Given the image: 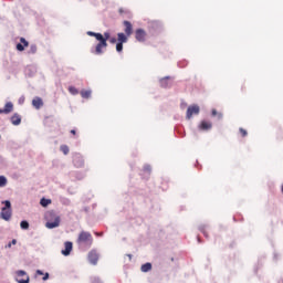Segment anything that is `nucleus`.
<instances>
[{"label": "nucleus", "instance_id": "obj_32", "mask_svg": "<svg viewBox=\"0 0 283 283\" xmlns=\"http://www.w3.org/2000/svg\"><path fill=\"white\" fill-rule=\"evenodd\" d=\"M212 116H218V118H219V120H220V118H222V113H219V114H218V111L212 109Z\"/></svg>", "mask_w": 283, "mask_h": 283}, {"label": "nucleus", "instance_id": "obj_29", "mask_svg": "<svg viewBox=\"0 0 283 283\" xmlns=\"http://www.w3.org/2000/svg\"><path fill=\"white\" fill-rule=\"evenodd\" d=\"M32 70H34V67L29 66L25 69V74H28V76H33L34 73H32Z\"/></svg>", "mask_w": 283, "mask_h": 283}, {"label": "nucleus", "instance_id": "obj_39", "mask_svg": "<svg viewBox=\"0 0 283 283\" xmlns=\"http://www.w3.org/2000/svg\"><path fill=\"white\" fill-rule=\"evenodd\" d=\"M108 41H109V43L114 44V43H116V41H118V40H116V38H111Z\"/></svg>", "mask_w": 283, "mask_h": 283}, {"label": "nucleus", "instance_id": "obj_46", "mask_svg": "<svg viewBox=\"0 0 283 283\" xmlns=\"http://www.w3.org/2000/svg\"><path fill=\"white\" fill-rule=\"evenodd\" d=\"M96 235H103V232L96 233Z\"/></svg>", "mask_w": 283, "mask_h": 283}, {"label": "nucleus", "instance_id": "obj_16", "mask_svg": "<svg viewBox=\"0 0 283 283\" xmlns=\"http://www.w3.org/2000/svg\"><path fill=\"white\" fill-rule=\"evenodd\" d=\"M161 87H171V82L169 81V76H166L159 81Z\"/></svg>", "mask_w": 283, "mask_h": 283}, {"label": "nucleus", "instance_id": "obj_34", "mask_svg": "<svg viewBox=\"0 0 283 283\" xmlns=\"http://www.w3.org/2000/svg\"><path fill=\"white\" fill-rule=\"evenodd\" d=\"M12 244H17V239H13L11 242L8 243L7 249H10Z\"/></svg>", "mask_w": 283, "mask_h": 283}, {"label": "nucleus", "instance_id": "obj_36", "mask_svg": "<svg viewBox=\"0 0 283 283\" xmlns=\"http://www.w3.org/2000/svg\"><path fill=\"white\" fill-rule=\"evenodd\" d=\"M42 280H43L44 282L48 281V280H50V273H45Z\"/></svg>", "mask_w": 283, "mask_h": 283}, {"label": "nucleus", "instance_id": "obj_1", "mask_svg": "<svg viewBox=\"0 0 283 283\" xmlns=\"http://www.w3.org/2000/svg\"><path fill=\"white\" fill-rule=\"evenodd\" d=\"M93 242H94V238L92 237V233L87 231H82L78 234L77 244L82 251H87V249H91Z\"/></svg>", "mask_w": 283, "mask_h": 283}, {"label": "nucleus", "instance_id": "obj_23", "mask_svg": "<svg viewBox=\"0 0 283 283\" xmlns=\"http://www.w3.org/2000/svg\"><path fill=\"white\" fill-rule=\"evenodd\" d=\"M209 226H207V224H201L200 227H199V231H201V233H203V235H205V238H209V234H207V228H208Z\"/></svg>", "mask_w": 283, "mask_h": 283}, {"label": "nucleus", "instance_id": "obj_15", "mask_svg": "<svg viewBox=\"0 0 283 283\" xmlns=\"http://www.w3.org/2000/svg\"><path fill=\"white\" fill-rule=\"evenodd\" d=\"M11 123L12 125H21V115H19L18 113H14L13 116L11 117Z\"/></svg>", "mask_w": 283, "mask_h": 283}, {"label": "nucleus", "instance_id": "obj_10", "mask_svg": "<svg viewBox=\"0 0 283 283\" xmlns=\"http://www.w3.org/2000/svg\"><path fill=\"white\" fill-rule=\"evenodd\" d=\"M59 224H61V218L55 217V219L53 221H48L45 227H46V229H56V227H59Z\"/></svg>", "mask_w": 283, "mask_h": 283}, {"label": "nucleus", "instance_id": "obj_31", "mask_svg": "<svg viewBox=\"0 0 283 283\" xmlns=\"http://www.w3.org/2000/svg\"><path fill=\"white\" fill-rule=\"evenodd\" d=\"M116 52H123V43L117 42V44H116Z\"/></svg>", "mask_w": 283, "mask_h": 283}, {"label": "nucleus", "instance_id": "obj_33", "mask_svg": "<svg viewBox=\"0 0 283 283\" xmlns=\"http://www.w3.org/2000/svg\"><path fill=\"white\" fill-rule=\"evenodd\" d=\"M144 171H147L148 174H151V166L145 165L144 166Z\"/></svg>", "mask_w": 283, "mask_h": 283}, {"label": "nucleus", "instance_id": "obj_24", "mask_svg": "<svg viewBox=\"0 0 283 283\" xmlns=\"http://www.w3.org/2000/svg\"><path fill=\"white\" fill-rule=\"evenodd\" d=\"M82 98H90L92 96V91H81Z\"/></svg>", "mask_w": 283, "mask_h": 283}, {"label": "nucleus", "instance_id": "obj_13", "mask_svg": "<svg viewBox=\"0 0 283 283\" xmlns=\"http://www.w3.org/2000/svg\"><path fill=\"white\" fill-rule=\"evenodd\" d=\"M32 105L35 109H41L43 106V99L41 97H35L32 99Z\"/></svg>", "mask_w": 283, "mask_h": 283}, {"label": "nucleus", "instance_id": "obj_30", "mask_svg": "<svg viewBox=\"0 0 283 283\" xmlns=\"http://www.w3.org/2000/svg\"><path fill=\"white\" fill-rule=\"evenodd\" d=\"M111 33L109 32H105L104 35H103V39L105 40V43H107V41H109L111 39Z\"/></svg>", "mask_w": 283, "mask_h": 283}, {"label": "nucleus", "instance_id": "obj_22", "mask_svg": "<svg viewBox=\"0 0 283 283\" xmlns=\"http://www.w3.org/2000/svg\"><path fill=\"white\" fill-rule=\"evenodd\" d=\"M40 205H41V207H48V205H52V200L51 199L42 198L40 200Z\"/></svg>", "mask_w": 283, "mask_h": 283}, {"label": "nucleus", "instance_id": "obj_19", "mask_svg": "<svg viewBox=\"0 0 283 283\" xmlns=\"http://www.w3.org/2000/svg\"><path fill=\"white\" fill-rule=\"evenodd\" d=\"M117 41L118 43H127V35H125V33H118L117 34Z\"/></svg>", "mask_w": 283, "mask_h": 283}, {"label": "nucleus", "instance_id": "obj_44", "mask_svg": "<svg viewBox=\"0 0 283 283\" xmlns=\"http://www.w3.org/2000/svg\"><path fill=\"white\" fill-rule=\"evenodd\" d=\"M151 25H158V22H153Z\"/></svg>", "mask_w": 283, "mask_h": 283}, {"label": "nucleus", "instance_id": "obj_5", "mask_svg": "<svg viewBox=\"0 0 283 283\" xmlns=\"http://www.w3.org/2000/svg\"><path fill=\"white\" fill-rule=\"evenodd\" d=\"M73 165L77 169H81V167H85V159L83 158L82 154L75 153L73 155Z\"/></svg>", "mask_w": 283, "mask_h": 283}, {"label": "nucleus", "instance_id": "obj_26", "mask_svg": "<svg viewBox=\"0 0 283 283\" xmlns=\"http://www.w3.org/2000/svg\"><path fill=\"white\" fill-rule=\"evenodd\" d=\"M6 185H8V178L0 176V188L6 187Z\"/></svg>", "mask_w": 283, "mask_h": 283}, {"label": "nucleus", "instance_id": "obj_41", "mask_svg": "<svg viewBox=\"0 0 283 283\" xmlns=\"http://www.w3.org/2000/svg\"><path fill=\"white\" fill-rule=\"evenodd\" d=\"M179 67H185V65H187V62H185V64L182 63H178Z\"/></svg>", "mask_w": 283, "mask_h": 283}, {"label": "nucleus", "instance_id": "obj_17", "mask_svg": "<svg viewBox=\"0 0 283 283\" xmlns=\"http://www.w3.org/2000/svg\"><path fill=\"white\" fill-rule=\"evenodd\" d=\"M142 273H149L151 271V263L147 262L140 268Z\"/></svg>", "mask_w": 283, "mask_h": 283}, {"label": "nucleus", "instance_id": "obj_18", "mask_svg": "<svg viewBox=\"0 0 283 283\" xmlns=\"http://www.w3.org/2000/svg\"><path fill=\"white\" fill-rule=\"evenodd\" d=\"M4 114H10V112H12V109H14V105L12 104V102H8L4 105Z\"/></svg>", "mask_w": 283, "mask_h": 283}, {"label": "nucleus", "instance_id": "obj_35", "mask_svg": "<svg viewBox=\"0 0 283 283\" xmlns=\"http://www.w3.org/2000/svg\"><path fill=\"white\" fill-rule=\"evenodd\" d=\"M92 283H103V281H101L98 277H93Z\"/></svg>", "mask_w": 283, "mask_h": 283}, {"label": "nucleus", "instance_id": "obj_11", "mask_svg": "<svg viewBox=\"0 0 283 283\" xmlns=\"http://www.w3.org/2000/svg\"><path fill=\"white\" fill-rule=\"evenodd\" d=\"M28 45H30L28 40H25V38H21L20 43H18L15 48H17L18 52H23V50H25V48H28Z\"/></svg>", "mask_w": 283, "mask_h": 283}, {"label": "nucleus", "instance_id": "obj_28", "mask_svg": "<svg viewBox=\"0 0 283 283\" xmlns=\"http://www.w3.org/2000/svg\"><path fill=\"white\" fill-rule=\"evenodd\" d=\"M28 54H36V44H31Z\"/></svg>", "mask_w": 283, "mask_h": 283}, {"label": "nucleus", "instance_id": "obj_38", "mask_svg": "<svg viewBox=\"0 0 283 283\" xmlns=\"http://www.w3.org/2000/svg\"><path fill=\"white\" fill-rule=\"evenodd\" d=\"M240 133L242 134L243 137L247 136V134H248L244 128H240Z\"/></svg>", "mask_w": 283, "mask_h": 283}, {"label": "nucleus", "instance_id": "obj_7", "mask_svg": "<svg viewBox=\"0 0 283 283\" xmlns=\"http://www.w3.org/2000/svg\"><path fill=\"white\" fill-rule=\"evenodd\" d=\"M135 39L139 43H145V41L147 39V32H145V30H143V29H137L135 31Z\"/></svg>", "mask_w": 283, "mask_h": 283}, {"label": "nucleus", "instance_id": "obj_4", "mask_svg": "<svg viewBox=\"0 0 283 283\" xmlns=\"http://www.w3.org/2000/svg\"><path fill=\"white\" fill-rule=\"evenodd\" d=\"M15 282L18 283H30V276L23 270H19L15 272Z\"/></svg>", "mask_w": 283, "mask_h": 283}, {"label": "nucleus", "instance_id": "obj_43", "mask_svg": "<svg viewBox=\"0 0 283 283\" xmlns=\"http://www.w3.org/2000/svg\"><path fill=\"white\" fill-rule=\"evenodd\" d=\"M71 134L76 135V130H75V129H72V130H71Z\"/></svg>", "mask_w": 283, "mask_h": 283}, {"label": "nucleus", "instance_id": "obj_8", "mask_svg": "<svg viewBox=\"0 0 283 283\" xmlns=\"http://www.w3.org/2000/svg\"><path fill=\"white\" fill-rule=\"evenodd\" d=\"M88 262H90V264H93L94 266H96L98 264V252H96V250H92L88 253Z\"/></svg>", "mask_w": 283, "mask_h": 283}, {"label": "nucleus", "instance_id": "obj_42", "mask_svg": "<svg viewBox=\"0 0 283 283\" xmlns=\"http://www.w3.org/2000/svg\"><path fill=\"white\" fill-rule=\"evenodd\" d=\"M0 114H6L4 108H0Z\"/></svg>", "mask_w": 283, "mask_h": 283}, {"label": "nucleus", "instance_id": "obj_45", "mask_svg": "<svg viewBox=\"0 0 283 283\" xmlns=\"http://www.w3.org/2000/svg\"><path fill=\"white\" fill-rule=\"evenodd\" d=\"M182 106H184V107H187V104H185V103H181V107H182Z\"/></svg>", "mask_w": 283, "mask_h": 283}, {"label": "nucleus", "instance_id": "obj_14", "mask_svg": "<svg viewBox=\"0 0 283 283\" xmlns=\"http://www.w3.org/2000/svg\"><path fill=\"white\" fill-rule=\"evenodd\" d=\"M211 127H213V125L207 120H202L199 125V129H202L203 132H208V129H211Z\"/></svg>", "mask_w": 283, "mask_h": 283}, {"label": "nucleus", "instance_id": "obj_6", "mask_svg": "<svg viewBox=\"0 0 283 283\" xmlns=\"http://www.w3.org/2000/svg\"><path fill=\"white\" fill-rule=\"evenodd\" d=\"M198 114H200V106L198 105L189 106L186 113V118L187 120H191V117L198 116Z\"/></svg>", "mask_w": 283, "mask_h": 283}, {"label": "nucleus", "instance_id": "obj_12", "mask_svg": "<svg viewBox=\"0 0 283 283\" xmlns=\"http://www.w3.org/2000/svg\"><path fill=\"white\" fill-rule=\"evenodd\" d=\"M124 25H125V34L127 36H132V33L134 32V27L132 25V22L125 20Z\"/></svg>", "mask_w": 283, "mask_h": 283}, {"label": "nucleus", "instance_id": "obj_37", "mask_svg": "<svg viewBox=\"0 0 283 283\" xmlns=\"http://www.w3.org/2000/svg\"><path fill=\"white\" fill-rule=\"evenodd\" d=\"M23 103H25V97H20V98H19V104H20V105H23Z\"/></svg>", "mask_w": 283, "mask_h": 283}, {"label": "nucleus", "instance_id": "obj_48", "mask_svg": "<svg viewBox=\"0 0 283 283\" xmlns=\"http://www.w3.org/2000/svg\"><path fill=\"white\" fill-rule=\"evenodd\" d=\"M198 242H200V238H198Z\"/></svg>", "mask_w": 283, "mask_h": 283}, {"label": "nucleus", "instance_id": "obj_25", "mask_svg": "<svg viewBox=\"0 0 283 283\" xmlns=\"http://www.w3.org/2000/svg\"><path fill=\"white\" fill-rule=\"evenodd\" d=\"M60 149L64 154V156H67L70 154V147H67V145H62Z\"/></svg>", "mask_w": 283, "mask_h": 283}, {"label": "nucleus", "instance_id": "obj_20", "mask_svg": "<svg viewBox=\"0 0 283 283\" xmlns=\"http://www.w3.org/2000/svg\"><path fill=\"white\" fill-rule=\"evenodd\" d=\"M88 36H94L96 39V41H98V39H102L103 34L102 33H96L94 31H87L86 33Z\"/></svg>", "mask_w": 283, "mask_h": 283}, {"label": "nucleus", "instance_id": "obj_47", "mask_svg": "<svg viewBox=\"0 0 283 283\" xmlns=\"http://www.w3.org/2000/svg\"><path fill=\"white\" fill-rule=\"evenodd\" d=\"M128 258H132V254H128Z\"/></svg>", "mask_w": 283, "mask_h": 283}, {"label": "nucleus", "instance_id": "obj_2", "mask_svg": "<svg viewBox=\"0 0 283 283\" xmlns=\"http://www.w3.org/2000/svg\"><path fill=\"white\" fill-rule=\"evenodd\" d=\"M2 205H4V207L1 208L0 218L6 220V222H10L12 219V203L10 200H4Z\"/></svg>", "mask_w": 283, "mask_h": 283}, {"label": "nucleus", "instance_id": "obj_21", "mask_svg": "<svg viewBox=\"0 0 283 283\" xmlns=\"http://www.w3.org/2000/svg\"><path fill=\"white\" fill-rule=\"evenodd\" d=\"M20 228L23 230V231H28V229H30V222L23 220L20 222Z\"/></svg>", "mask_w": 283, "mask_h": 283}, {"label": "nucleus", "instance_id": "obj_27", "mask_svg": "<svg viewBox=\"0 0 283 283\" xmlns=\"http://www.w3.org/2000/svg\"><path fill=\"white\" fill-rule=\"evenodd\" d=\"M69 92L73 96H76L78 94V90L76 87H74V86H69Z\"/></svg>", "mask_w": 283, "mask_h": 283}, {"label": "nucleus", "instance_id": "obj_40", "mask_svg": "<svg viewBox=\"0 0 283 283\" xmlns=\"http://www.w3.org/2000/svg\"><path fill=\"white\" fill-rule=\"evenodd\" d=\"M36 275H43V271L36 270Z\"/></svg>", "mask_w": 283, "mask_h": 283}, {"label": "nucleus", "instance_id": "obj_3", "mask_svg": "<svg viewBox=\"0 0 283 283\" xmlns=\"http://www.w3.org/2000/svg\"><path fill=\"white\" fill-rule=\"evenodd\" d=\"M98 43L96 44L95 49H91L92 54H96L97 56H101L103 54V49L107 48V42L103 39L97 40Z\"/></svg>", "mask_w": 283, "mask_h": 283}, {"label": "nucleus", "instance_id": "obj_9", "mask_svg": "<svg viewBox=\"0 0 283 283\" xmlns=\"http://www.w3.org/2000/svg\"><path fill=\"white\" fill-rule=\"evenodd\" d=\"M72 249H73V243L71 241H66L64 243V250L61 251L62 255L67 258V255H70V253H72Z\"/></svg>", "mask_w": 283, "mask_h": 283}]
</instances>
